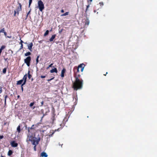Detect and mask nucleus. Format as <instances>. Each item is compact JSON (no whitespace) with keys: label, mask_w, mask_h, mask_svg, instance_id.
Here are the masks:
<instances>
[{"label":"nucleus","mask_w":157,"mask_h":157,"mask_svg":"<svg viewBox=\"0 0 157 157\" xmlns=\"http://www.w3.org/2000/svg\"><path fill=\"white\" fill-rule=\"evenodd\" d=\"M31 60L30 56H28L24 59V62L26 64L28 67H29L30 65V63Z\"/></svg>","instance_id":"4"},{"label":"nucleus","mask_w":157,"mask_h":157,"mask_svg":"<svg viewBox=\"0 0 157 157\" xmlns=\"http://www.w3.org/2000/svg\"><path fill=\"white\" fill-rule=\"evenodd\" d=\"M45 77H46V76H45L41 75V76H40V77L41 78H45Z\"/></svg>","instance_id":"39"},{"label":"nucleus","mask_w":157,"mask_h":157,"mask_svg":"<svg viewBox=\"0 0 157 157\" xmlns=\"http://www.w3.org/2000/svg\"><path fill=\"white\" fill-rule=\"evenodd\" d=\"M30 11H31V10L28 13H27V16H26V18H27L29 14L30 13Z\"/></svg>","instance_id":"42"},{"label":"nucleus","mask_w":157,"mask_h":157,"mask_svg":"<svg viewBox=\"0 0 157 157\" xmlns=\"http://www.w3.org/2000/svg\"><path fill=\"white\" fill-rule=\"evenodd\" d=\"M11 146L13 147H16L18 146V144L15 141H13L10 143Z\"/></svg>","instance_id":"6"},{"label":"nucleus","mask_w":157,"mask_h":157,"mask_svg":"<svg viewBox=\"0 0 157 157\" xmlns=\"http://www.w3.org/2000/svg\"><path fill=\"white\" fill-rule=\"evenodd\" d=\"M4 59L5 61H7L8 60H9V59H8L7 58H6L4 56Z\"/></svg>","instance_id":"35"},{"label":"nucleus","mask_w":157,"mask_h":157,"mask_svg":"<svg viewBox=\"0 0 157 157\" xmlns=\"http://www.w3.org/2000/svg\"><path fill=\"white\" fill-rule=\"evenodd\" d=\"M50 72L51 73H53L54 72L57 73L58 72V71L56 68H54L52 69V70H51L50 71Z\"/></svg>","instance_id":"10"},{"label":"nucleus","mask_w":157,"mask_h":157,"mask_svg":"<svg viewBox=\"0 0 157 157\" xmlns=\"http://www.w3.org/2000/svg\"><path fill=\"white\" fill-rule=\"evenodd\" d=\"M68 13H69V12H66L65 13H64V14H62L61 15V16H66V15H68Z\"/></svg>","instance_id":"24"},{"label":"nucleus","mask_w":157,"mask_h":157,"mask_svg":"<svg viewBox=\"0 0 157 157\" xmlns=\"http://www.w3.org/2000/svg\"><path fill=\"white\" fill-rule=\"evenodd\" d=\"M23 86H22V85L21 86V89L22 92L23 91Z\"/></svg>","instance_id":"43"},{"label":"nucleus","mask_w":157,"mask_h":157,"mask_svg":"<svg viewBox=\"0 0 157 157\" xmlns=\"http://www.w3.org/2000/svg\"><path fill=\"white\" fill-rule=\"evenodd\" d=\"M33 46V43L31 42L30 43L29 45H28V49L30 51H32V47Z\"/></svg>","instance_id":"9"},{"label":"nucleus","mask_w":157,"mask_h":157,"mask_svg":"<svg viewBox=\"0 0 157 157\" xmlns=\"http://www.w3.org/2000/svg\"><path fill=\"white\" fill-rule=\"evenodd\" d=\"M36 145H34V146L33 147V149H34V150L35 151H36Z\"/></svg>","instance_id":"33"},{"label":"nucleus","mask_w":157,"mask_h":157,"mask_svg":"<svg viewBox=\"0 0 157 157\" xmlns=\"http://www.w3.org/2000/svg\"><path fill=\"white\" fill-rule=\"evenodd\" d=\"M89 7V5H88L86 6V10L85 12H86L88 8Z\"/></svg>","instance_id":"34"},{"label":"nucleus","mask_w":157,"mask_h":157,"mask_svg":"<svg viewBox=\"0 0 157 157\" xmlns=\"http://www.w3.org/2000/svg\"><path fill=\"white\" fill-rule=\"evenodd\" d=\"M39 56H37V58L36 59V64H37V63H38L39 62Z\"/></svg>","instance_id":"23"},{"label":"nucleus","mask_w":157,"mask_h":157,"mask_svg":"<svg viewBox=\"0 0 157 157\" xmlns=\"http://www.w3.org/2000/svg\"><path fill=\"white\" fill-rule=\"evenodd\" d=\"M75 78V82L72 84V88L75 90L81 89L83 86V80L80 78V76L74 75Z\"/></svg>","instance_id":"1"},{"label":"nucleus","mask_w":157,"mask_h":157,"mask_svg":"<svg viewBox=\"0 0 157 157\" xmlns=\"http://www.w3.org/2000/svg\"><path fill=\"white\" fill-rule=\"evenodd\" d=\"M35 126V125H33L30 128V129H34L35 128H36V127H34Z\"/></svg>","instance_id":"29"},{"label":"nucleus","mask_w":157,"mask_h":157,"mask_svg":"<svg viewBox=\"0 0 157 157\" xmlns=\"http://www.w3.org/2000/svg\"><path fill=\"white\" fill-rule=\"evenodd\" d=\"M35 126H36H36H37V125H35Z\"/></svg>","instance_id":"57"},{"label":"nucleus","mask_w":157,"mask_h":157,"mask_svg":"<svg viewBox=\"0 0 157 157\" xmlns=\"http://www.w3.org/2000/svg\"><path fill=\"white\" fill-rule=\"evenodd\" d=\"M53 65V63H52L49 66V67H52V65Z\"/></svg>","instance_id":"45"},{"label":"nucleus","mask_w":157,"mask_h":157,"mask_svg":"<svg viewBox=\"0 0 157 157\" xmlns=\"http://www.w3.org/2000/svg\"><path fill=\"white\" fill-rule=\"evenodd\" d=\"M16 13H17V12L16 11V10H14V14H13V16H15L16 15Z\"/></svg>","instance_id":"32"},{"label":"nucleus","mask_w":157,"mask_h":157,"mask_svg":"<svg viewBox=\"0 0 157 157\" xmlns=\"http://www.w3.org/2000/svg\"><path fill=\"white\" fill-rule=\"evenodd\" d=\"M34 104V102H31L29 105V106L32 108L33 109H34L35 108V106H33V105Z\"/></svg>","instance_id":"15"},{"label":"nucleus","mask_w":157,"mask_h":157,"mask_svg":"<svg viewBox=\"0 0 157 157\" xmlns=\"http://www.w3.org/2000/svg\"><path fill=\"white\" fill-rule=\"evenodd\" d=\"M38 5L40 10L42 11L44 9V4L41 0H40L38 1Z\"/></svg>","instance_id":"3"},{"label":"nucleus","mask_w":157,"mask_h":157,"mask_svg":"<svg viewBox=\"0 0 157 157\" xmlns=\"http://www.w3.org/2000/svg\"><path fill=\"white\" fill-rule=\"evenodd\" d=\"M38 143L39 141L38 140H33L32 144L33 145H36L37 144H38Z\"/></svg>","instance_id":"14"},{"label":"nucleus","mask_w":157,"mask_h":157,"mask_svg":"<svg viewBox=\"0 0 157 157\" xmlns=\"http://www.w3.org/2000/svg\"><path fill=\"white\" fill-rule=\"evenodd\" d=\"M85 25H88L89 24V21L88 18H86L85 21Z\"/></svg>","instance_id":"17"},{"label":"nucleus","mask_w":157,"mask_h":157,"mask_svg":"<svg viewBox=\"0 0 157 157\" xmlns=\"http://www.w3.org/2000/svg\"><path fill=\"white\" fill-rule=\"evenodd\" d=\"M46 115V114H43V116L42 117H41V120H42V118H43V117L45 115Z\"/></svg>","instance_id":"46"},{"label":"nucleus","mask_w":157,"mask_h":157,"mask_svg":"<svg viewBox=\"0 0 157 157\" xmlns=\"http://www.w3.org/2000/svg\"><path fill=\"white\" fill-rule=\"evenodd\" d=\"M56 36V34H54L52 36V37L49 39V41L52 42L53 41Z\"/></svg>","instance_id":"13"},{"label":"nucleus","mask_w":157,"mask_h":157,"mask_svg":"<svg viewBox=\"0 0 157 157\" xmlns=\"http://www.w3.org/2000/svg\"><path fill=\"white\" fill-rule=\"evenodd\" d=\"M44 104V101H42L41 102V105H40V106H42Z\"/></svg>","instance_id":"38"},{"label":"nucleus","mask_w":157,"mask_h":157,"mask_svg":"<svg viewBox=\"0 0 157 157\" xmlns=\"http://www.w3.org/2000/svg\"><path fill=\"white\" fill-rule=\"evenodd\" d=\"M28 132H29V129H28Z\"/></svg>","instance_id":"56"},{"label":"nucleus","mask_w":157,"mask_h":157,"mask_svg":"<svg viewBox=\"0 0 157 157\" xmlns=\"http://www.w3.org/2000/svg\"><path fill=\"white\" fill-rule=\"evenodd\" d=\"M4 33L5 36L7 35V33L6 32H5Z\"/></svg>","instance_id":"50"},{"label":"nucleus","mask_w":157,"mask_h":157,"mask_svg":"<svg viewBox=\"0 0 157 157\" xmlns=\"http://www.w3.org/2000/svg\"><path fill=\"white\" fill-rule=\"evenodd\" d=\"M48 33H49V31L48 30H46L44 34V36H46L48 35Z\"/></svg>","instance_id":"26"},{"label":"nucleus","mask_w":157,"mask_h":157,"mask_svg":"<svg viewBox=\"0 0 157 157\" xmlns=\"http://www.w3.org/2000/svg\"><path fill=\"white\" fill-rule=\"evenodd\" d=\"M50 67H49V66L47 67V69H48V68H49Z\"/></svg>","instance_id":"55"},{"label":"nucleus","mask_w":157,"mask_h":157,"mask_svg":"<svg viewBox=\"0 0 157 157\" xmlns=\"http://www.w3.org/2000/svg\"><path fill=\"white\" fill-rule=\"evenodd\" d=\"M55 115H56L55 114L54 112H53L52 113V117L51 118V119L52 120V123H54V121L56 120V119L55 117Z\"/></svg>","instance_id":"11"},{"label":"nucleus","mask_w":157,"mask_h":157,"mask_svg":"<svg viewBox=\"0 0 157 157\" xmlns=\"http://www.w3.org/2000/svg\"><path fill=\"white\" fill-rule=\"evenodd\" d=\"M7 95H6L5 96V97H4V98H5V102H4V104L5 105L6 104V98H7Z\"/></svg>","instance_id":"28"},{"label":"nucleus","mask_w":157,"mask_h":157,"mask_svg":"<svg viewBox=\"0 0 157 157\" xmlns=\"http://www.w3.org/2000/svg\"><path fill=\"white\" fill-rule=\"evenodd\" d=\"M32 2V0H29V7H30Z\"/></svg>","instance_id":"30"},{"label":"nucleus","mask_w":157,"mask_h":157,"mask_svg":"<svg viewBox=\"0 0 157 157\" xmlns=\"http://www.w3.org/2000/svg\"><path fill=\"white\" fill-rule=\"evenodd\" d=\"M54 78V77H53L52 78H51L50 79H48L47 81L49 82V81H50L52 80V79H53Z\"/></svg>","instance_id":"36"},{"label":"nucleus","mask_w":157,"mask_h":157,"mask_svg":"<svg viewBox=\"0 0 157 157\" xmlns=\"http://www.w3.org/2000/svg\"><path fill=\"white\" fill-rule=\"evenodd\" d=\"M23 81L22 79L19 80V81H17V83L16 84L17 85H21V84H22V83Z\"/></svg>","instance_id":"16"},{"label":"nucleus","mask_w":157,"mask_h":157,"mask_svg":"<svg viewBox=\"0 0 157 157\" xmlns=\"http://www.w3.org/2000/svg\"><path fill=\"white\" fill-rule=\"evenodd\" d=\"M33 78H32L31 79V81H33Z\"/></svg>","instance_id":"54"},{"label":"nucleus","mask_w":157,"mask_h":157,"mask_svg":"<svg viewBox=\"0 0 157 157\" xmlns=\"http://www.w3.org/2000/svg\"><path fill=\"white\" fill-rule=\"evenodd\" d=\"M4 136H0V140L2 139L3 138Z\"/></svg>","instance_id":"44"},{"label":"nucleus","mask_w":157,"mask_h":157,"mask_svg":"<svg viewBox=\"0 0 157 157\" xmlns=\"http://www.w3.org/2000/svg\"><path fill=\"white\" fill-rule=\"evenodd\" d=\"M31 53L30 52H28L25 54V56H28L29 55H31Z\"/></svg>","instance_id":"22"},{"label":"nucleus","mask_w":157,"mask_h":157,"mask_svg":"<svg viewBox=\"0 0 157 157\" xmlns=\"http://www.w3.org/2000/svg\"><path fill=\"white\" fill-rule=\"evenodd\" d=\"M107 74H108V72H106V74H104V75L105 76Z\"/></svg>","instance_id":"52"},{"label":"nucleus","mask_w":157,"mask_h":157,"mask_svg":"<svg viewBox=\"0 0 157 157\" xmlns=\"http://www.w3.org/2000/svg\"><path fill=\"white\" fill-rule=\"evenodd\" d=\"M66 72V69L65 68H63L61 72V77L63 78L64 76V74Z\"/></svg>","instance_id":"8"},{"label":"nucleus","mask_w":157,"mask_h":157,"mask_svg":"<svg viewBox=\"0 0 157 157\" xmlns=\"http://www.w3.org/2000/svg\"><path fill=\"white\" fill-rule=\"evenodd\" d=\"M99 4L101 6H102L103 5V2H101L99 3Z\"/></svg>","instance_id":"41"},{"label":"nucleus","mask_w":157,"mask_h":157,"mask_svg":"<svg viewBox=\"0 0 157 157\" xmlns=\"http://www.w3.org/2000/svg\"><path fill=\"white\" fill-rule=\"evenodd\" d=\"M61 12L62 13H64V11L62 9V10H61Z\"/></svg>","instance_id":"49"},{"label":"nucleus","mask_w":157,"mask_h":157,"mask_svg":"<svg viewBox=\"0 0 157 157\" xmlns=\"http://www.w3.org/2000/svg\"><path fill=\"white\" fill-rule=\"evenodd\" d=\"M20 40L21 41H20V44H22V43H23V41L22 40H21V38L20 39Z\"/></svg>","instance_id":"40"},{"label":"nucleus","mask_w":157,"mask_h":157,"mask_svg":"<svg viewBox=\"0 0 157 157\" xmlns=\"http://www.w3.org/2000/svg\"><path fill=\"white\" fill-rule=\"evenodd\" d=\"M20 97V96L19 95H18L17 96V98H19Z\"/></svg>","instance_id":"53"},{"label":"nucleus","mask_w":157,"mask_h":157,"mask_svg":"<svg viewBox=\"0 0 157 157\" xmlns=\"http://www.w3.org/2000/svg\"><path fill=\"white\" fill-rule=\"evenodd\" d=\"M40 156L42 157H47L48 155L45 152H43L41 153Z\"/></svg>","instance_id":"12"},{"label":"nucleus","mask_w":157,"mask_h":157,"mask_svg":"<svg viewBox=\"0 0 157 157\" xmlns=\"http://www.w3.org/2000/svg\"><path fill=\"white\" fill-rule=\"evenodd\" d=\"M21 45L20 46V49H22L23 48V45L22 44H21Z\"/></svg>","instance_id":"37"},{"label":"nucleus","mask_w":157,"mask_h":157,"mask_svg":"<svg viewBox=\"0 0 157 157\" xmlns=\"http://www.w3.org/2000/svg\"><path fill=\"white\" fill-rule=\"evenodd\" d=\"M59 130V128L57 129H55V130H52L50 131V133H51V134H49L48 135V136L50 137H52V135L54 133L57 131H58Z\"/></svg>","instance_id":"7"},{"label":"nucleus","mask_w":157,"mask_h":157,"mask_svg":"<svg viewBox=\"0 0 157 157\" xmlns=\"http://www.w3.org/2000/svg\"><path fill=\"white\" fill-rule=\"evenodd\" d=\"M13 153V151H12L11 150H9L8 152V156H10L11 155H12Z\"/></svg>","instance_id":"19"},{"label":"nucleus","mask_w":157,"mask_h":157,"mask_svg":"<svg viewBox=\"0 0 157 157\" xmlns=\"http://www.w3.org/2000/svg\"><path fill=\"white\" fill-rule=\"evenodd\" d=\"M23 83L22 84H21V85H22V86H23L24 85H25L26 83V80H23Z\"/></svg>","instance_id":"31"},{"label":"nucleus","mask_w":157,"mask_h":157,"mask_svg":"<svg viewBox=\"0 0 157 157\" xmlns=\"http://www.w3.org/2000/svg\"><path fill=\"white\" fill-rule=\"evenodd\" d=\"M63 29H62L60 30L59 31V33H61V32H62V31H63Z\"/></svg>","instance_id":"48"},{"label":"nucleus","mask_w":157,"mask_h":157,"mask_svg":"<svg viewBox=\"0 0 157 157\" xmlns=\"http://www.w3.org/2000/svg\"><path fill=\"white\" fill-rule=\"evenodd\" d=\"M2 87H0V94H1L2 92Z\"/></svg>","instance_id":"47"},{"label":"nucleus","mask_w":157,"mask_h":157,"mask_svg":"<svg viewBox=\"0 0 157 157\" xmlns=\"http://www.w3.org/2000/svg\"><path fill=\"white\" fill-rule=\"evenodd\" d=\"M5 32V31L4 28H3L0 30V33H4Z\"/></svg>","instance_id":"27"},{"label":"nucleus","mask_w":157,"mask_h":157,"mask_svg":"<svg viewBox=\"0 0 157 157\" xmlns=\"http://www.w3.org/2000/svg\"><path fill=\"white\" fill-rule=\"evenodd\" d=\"M27 74H25L24 75V76L22 79V80L23 81V80H26V79H27Z\"/></svg>","instance_id":"21"},{"label":"nucleus","mask_w":157,"mask_h":157,"mask_svg":"<svg viewBox=\"0 0 157 157\" xmlns=\"http://www.w3.org/2000/svg\"><path fill=\"white\" fill-rule=\"evenodd\" d=\"M7 37L8 38H11V36H7Z\"/></svg>","instance_id":"51"},{"label":"nucleus","mask_w":157,"mask_h":157,"mask_svg":"<svg viewBox=\"0 0 157 157\" xmlns=\"http://www.w3.org/2000/svg\"><path fill=\"white\" fill-rule=\"evenodd\" d=\"M6 69H7L6 68H5L4 69H3V70H2V72L4 74H5L6 73Z\"/></svg>","instance_id":"25"},{"label":"nucleus","mask_w":157,"mask_h":157,"mask_svg":"<svg viewBox=\"0 0 157 157\" xmlns=\"http://www.w3.org/2000/svg\"><path fill=\"white\" fill-rule=\"evenodd\" d=\"M27 74L28 75V78L29 79H30L32 77V76L31 74H30V71L29 70L28 71Z\"/></svg>","instance_id":"18"},{"label":"nucleus","mask_w":157,"mask_h":157,"mask_svg":"<svg viewBox=\"0 0 157 157\" xmlns=\"http://www.w3.org/2000/svg\"><path fill=\"white\" fill-rule=\"evenodd\" d=\"M20 125H19L17 128V131L18 132V133H20L21 132V130L20 129Z\"/></svg>","instance_id":"20"},{"label":"nucleus","mask_w":157,"mask_h":157,"mask_svg":"<svg viewBox=\"0 0 157 157\" xmlns=\"http://www.w3.org/2000/svg\"><path fill=\"white\" fill-rule=\"evenodd\" d=\"M18 4L19 5V6L17 7V8L16 10V11L17 12V16L19 15V12L22 10V6L21 4L19 2H18Z\"/></svg>","instance_id":"5"},{"label":"nucleus","mask_w":157,"mask_h":157,"mask_svg":"<svg viewBox=\"0 0 157 157\" xmlns=\"http://www.w3.org/2000/svg\"><path fill=\"white\" fill-rule=\"evenodd\" d=\"M85 67V64L83 63L80 64L78 67H75L73 69L74 75H78L81 76L79 74V69H80L81 72H82Z\"/></svg>","instance_id":"2"}]
</instances>
